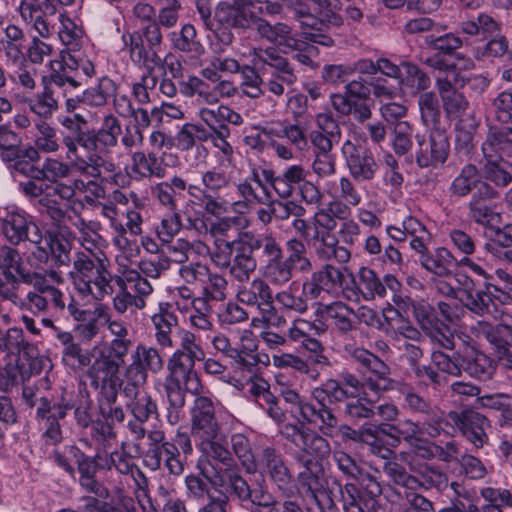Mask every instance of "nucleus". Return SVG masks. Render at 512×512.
Returning a JSON list of instances; mask_svg holds the SVG:
<instances>
[{
	"mask_svg": "<svg viewBox=\"0 0 512 512\" xmlns=\"http://www.w3.org/2000/svg\"><path fill=\"white\" fill-rule=\"evenodd\" d=\"M198 447L202 454L207 458L214 460L225 468H230L236 463L233 454L228 448L227 438L222 435L221 430L215 431L214 434L197 438Z\"/></svg>",
	"mask_w": 512,
	"mask_h": 512,
	"instance_id": "24",
	"label": "nucleus"
},
{
	"mask_svg": "<svg viewBox=\"0 0 512 512\" xmlns=\"http://www.w3.org/2000/svg\"><path fill=\"white\" fill-rule=\"evenodd\" d=\"M185 486L189 498L205 502L217 485L209 476L202 478L201 475L189 474L185 477Z\"/></svg>",
	"mask_w": 512,
	"mask_h": 512,
	"instance_id": "51",
	"label": "nucleus"
},
{
	"mask_svg": "<svg viewBox=\"0 0 512 512\" xmlns=\"http://www.w3.org/2000/svg\"><path fill=\"white\" fill-rule=\"evenodd\" d=\"M127 408L140 423L148 422L151 418H158L159 415L157 403L148 393H143L135 401L127 403Z\"/></svg>",
	"mask_w": 512,
	"mask_h": 512,
	"instance_id": "50",
	"label": "nucleus"
},
{
	"mask_svg": "<svg viewBox=\"0 0 512 512\" xmlns=\"http://www.w3.org/2000/svg\"><path fill=\"white\" fill-rule=\"evenodd\" d=\"M132 359L135 360L147 373L148 371L157 374L164 366L162 357L158 350L153 347L145 345H138L132 354Z\"/></svg>",
	"mask_w": 512,
	"mask_h": 512,
	"instance_id": "52",
	"label": "nucleus"
},
{
	"mask_svg": "<svg viewBox=\"0 0 512 512\" xmlns=\"http://www.w3.org/2000/svg\"><path fill=\"white\" fill-rule=\"evenodd\" d=\"M441 102L446 116L451 120L472 112L468 99L460 91L446 97L444 96Z\"/></svg>",
	"mask_w": 512,
	"mask_h": 512,
	"instance_id": "59",
	"label": "nucleus"
},
{
	"mask_svg": "<svg viewBox=\"0 0 512 512\" xmlns=\"http://www.w3.org/2000/svg\"><path fill=\"white\" fill-rule=\"evenodd\" d=\"M191 409V433L197 439L220 431L213 401L206 396L196 395Z\"/></svg>",
	"mask_w": 512,
	"mask_h": 512,
	"instance_id": "17",
	"label": "nucleus"
},
{
	"mask_svg": "<svg viewBox=\"0 0 512 512\" xmlns=\"http://www.w3.org/2000/svg\"><path fill=\"white\" fill-rule=\"evenodd\" d=\"M202 185L205 187V211L211 215H220L226 211V200L221 194L229 187L230 179L225 172L216 169L202 174Z\"/></svg>",
	"mask_w": 512,
	"mask_h": 512,
	"instance_id": "18",
	"label": "nucleus"
},
{
	"mask_svg": "<svg viewBox=\"0 0 512 512\" xmlns=\"http://www.w3.org/2000/svg\"><path fill=\"white\" fill-rule=\"evenodd\" d=\"M133 165L135 166V170L142 177H163L164 169L158 162V158L154 153H150L146 155L143 152H135L132 156Z\"/></svg>",
	"mask_w": 512,
	"mask_h": 512,
	"instance_id": "57",
	"label": "nucleus"
},
{
	"mask_svg": "<svg viewBox=\"0 0 512 512\" xmlns=\"http://www.w3.org/2000/svg\"><path fill=\"white\" fill-rule=\"evenodd\" d=\"M239 302L256 307L263 318L275 315L274 296L270 284L263 278H255L242 285L237 291Z\"/></svg>",
	"mask_w": 512,
	"mask_h": 512,
	"instance_id": "12",
	"label": "nucleus"
},
{
	"mask_svg": "<svg viewBox=\"0 0 512 512\" xmlns=\"http://www.w3.org/2000/svg\"><path fill=\"white\" fill-rule=\"evenodd\" d=\"M22 19L32 25L42 38L51 34V18L56 15V6L51 0H22L20 3Z\"/></svg>",
	"mask_w": 512,
	"mask_h": 512,
	"instance_id": "15",
	"label": "nucleus"
},
{
	"mask_svg": "<svg viewBox=\"0 0 512 512\" xmlns=\"http://www.w3.org/2000/svg\"><path fill=\"white\" fill-rule=\"evenodd\" d=\"M249 238L253 244L254 252L261 250L264 266H268L269 263L284 257L281 245L274 237L269 235H255L249 232Z\"/></svg>",
	"mask_w": 512,
	"mask_h": 512,
	"instance_id": "45",
	"label": "nucleus"
},
{
	"mask_svg": "<svg viewBox=\"0 0 512 512\" xmlns=\"http://www.w3.org/2000/svg\"><path fill=\"white\" fill-rule=\"evenodd\" d=\"M172 42L173 46L182 52L194 56L204 53V47L196 40V30L191 24H185L179 33H173Z\"/></svg>",
	"mask_w": 512,
	"mask_h": 512,
	"instance_id": "48",
	"label": "nucleus"
},
{
	"mask_svg": "<svg viewBox=\"0 0 512 512\" xmlns=\"http://www.w3.org/2000/svg\"><path fill=\"white\" fill-rule=\"evenodd\" d=\"M151 320L154 325L157 343L162 347H173L171 334L173 328L177 326V316L161 307L160 311L155 313Z\"/></svg>",
	"mask_w": 512,
	"mask_h": 512,
	"instance_id": "40",
	"label": "nucleus"
},
{
	"mask_svg": "<svg viewBox=\"0 0 512 512\" xmlns=\"http://www.w3.org/2000/svg\"><path fill=\"white\" fill-rule=\"evenodd\" d=\"M432 363L443 373L454 377L462 375L463 355L460 353L446 354L442 351H434L431 355Z\"/></svg>",
	"mask_w": 512,
	"mask_h": 512,
	"instance_id": "56",
	"label": "nucleus"
},
{
	"mask_svg": "<svg viewBox=\"0 0 512 512\" xmlns=\"http://www.w3.org/2000/svg\"><path fill=\"white\" fill-rule=\"evenodd\" d=\"M401 67L399 81L403 86L412 89L413 93L427 92L431 86V79L426 72L411 62H402Z\"/></svg>",
	"mask_w": 512,
	"mask_h": 512,
	"instance_id": "41",
	"label": "nucleus"
},
{
	"mask_svg": "<svg viewBox=\"0 0 512 512\" xmlns=\"http://www.w3.org/2000/svg\"><path fill=\"white\" fill-rule=\"evenodd\" d=\"M312 396L318 404L327 403L338 406L349 400L351 393L344 390L336 378H329L312 390Z\"/></svg>",
	"mask_w": 512,
	"mask_h": 512,
	"instance_id": "34",
	"label": "nucleus"
},
{
	"mask_svg": "<svg viewBox=\"0 0 512 512\" xmlns=\"http://www.w3.org/2000/svg\"><path fill=\"white\" fill-rule=\"evenodd\" d=\"M353 480L357 490L372 502L382 494V486L377 476L365 467Z\"/></svg>",
	"mask_w": 512,
	"mask_h": 512,
	"instance_id": "58",
	"label": "nucleus"
},
{
	"mask_svg": "<svg viewBox=\"0 0 512 512\" xmlns=\"http://www.w3.org/2000/svg\"><path fill=\"white\" fill-rule=\"evenodd\" d=\"M224 490L228 501L230 498L237 499L241 503H251L258 489H253L248 481L243 477L239 466L235 464L230 468H225L223 475L220 477V483L217 486Z\"/></svg>",
	"mask_w": 512,
	"mask_h": 512,
	"instance_id": "21",
	"label": "nucleus"
},
{
	"mask_svg": "<svg viewBox=\"0 0 512 512\" xmlns=\"http://www.w3.org/2000/svg\"><path fill=\"white\" fill-rule=\"evenodd\" d=\"M68 132H63V145L67 157L73 159V167L89 177L98 178L102 171L112 172L113 163L105 160L104 155L118 143L122 133L120 121L112 114L103 118L99 129L71 125Z\"/></svg>",
	"mask_w": 512,
	"mask_h": 512,
	"instance_id": "1",
	"label": "nucleus"
},
{
	"mask_svg": "<svg viewBox=\"0 0 512 512\" xmlns=\"http://www.w3.org/2000/svg\"><path fill=\"white\" fill-rule=\"evenodd\" d=\"M358 300L359 295L366 301L385 297L382 280L376 272L368 267H361L355 275H351V286H346Z\"/></svg>",
	"mask_w": 512,
	"mask_h": 512,
	"instance_id": "22",
	"label": "nucleus"
},
{
	"mask_svg": "<svg viewBox=\"0 0 512 512\" xmlns=\"http://www.w3.org/2000/svg\"><path fill=\"white\" fill-rule=\"evenodd\" d=\"M294 272L284 257L263 267L264 277L274 286H284L289 283Z\"/></svg>",
	"mask_w": 512,
	"mask_h": 512,
	"instance_id": "55",
	"label": "nucleus"
},
{
	"mask_svg": "<svg viewBox=\"0 0 512 512\" xmlns=\"http://www.w3.org/2000/svg\"><path fill=\"white\" fill-rule=\"evenodd\" d=\"M424 43L428 48L447 56H452L463 45L462 39L453 33L437 35L435 32L426 35Z\"/></svg>",
	"mask_w": 512,
	"mask_h": 512,
	"instance_id": "46",
	"label": "nucleus"
},
{
	"mask_svg": "<svg viewBox=\"0 0 512 512\" xmlns=\"http://www.w3.org/2000/svg\"><path fill=\"white\" fill-rule=\"evenodd\" d=\"M480 404L500 426L512 422V397L505 394L487 395L480 398Z\"/></svg>",
	"mask_w": 512,
	"mask_h": 512,
	"instance_id": "32",
	"label": "nucleus"
},
{
	"mask_svg": "<svg viewBox=\"0 0 512 512\" xmlns=\"http://www.w3.org/2000/svg\"><path fill=\"white\" fill-rule=\"evenodd\" d=\"M449 417L466 440L476 449H480L488 443L489 437L486 429L489 427V420L486 416L477 411L465 409L460 412H450Z\"/></svg>",
	"mask_w": 512,
	"mask_h": 512,
	"instance_id": "10",
	"label": "nucleus"
},
{
	"mask_svg": "<svg viewBox=\"0 0 512 512\" xmlns=\"http://www.w3.org/2000/svg\"><path fill=\"white\" fill-rule=\"evenodd\" d=\"M340 496L344 512H365L369 503L372 502L360 493L352 482H347L340 487Z\"/></svg>",
	"mask_w": 512,
	"mask_h": 512,
	"instance_id": "49",
	"label": "nucleus"
},
{
	"mask_svg": "<svg viewBox=\"0 0 512 512\" xmlns=\"http://www.w3.org/2000/svg\"><path fill=\"white\" fill-rule=\"evenodd\" d=\"M344 414L353 421L372 419L376 415L375 405L366 397L350 398L345 402Z\"/></svg>",
	"mask_w": 512,
	"mask_h": 512,
	"instance_id": "54",
	"label": "nucleus"
},
{
	"mask_svg": "<svg viewBox=\"0 0 512 512\" xmlns=\"http://www.w3.org/2000/svg\"><path fill=\"white\" fill-rule=\"evenodd\" d=\"M115 92V82L108 77H102L99 79L96 86L90 87L83 91L81 97H78V99L86 105L101 107L107 103L109 98L115 95Z\"/></svg>",
	"mask_w": 512,
	"mask_h": 512,
	"instance_id": "39",
	"label": "nucleus"
},
{
	"mask_svg": "<svg viewBox=\"0 0 512 512\" xmlns=\"http://www.w3.org/2000/svg\"><path fill=\"white\" fill-rule=\"evenodd\" d=\"M489 183L482 180L479 170L475 164H465L459 174L452 180L448 191L451 197L465 198L471 196L480 186H487Z\"/></svg>",
	"mask_w": 512,
	"mask_h": 512,
	"instance_id": "26",
	"label": "nucleus"
},
{
	"mask_svg": "<svg viewBox=\"0 0 512 512\" xmlns=\"http://www.w3.org/2000/svg\"><path fill=\"white\" fill-rule=\"evenodd\" d=\"M197 357L173 353L167 362L168 374L166 379L182 381L188 393L200 395L204 392V386L195 369Z\"/></svg>",
	"mask_w": 512,
	"mask_h": 512,
	"instance_id": "13",
	"label": "nucleus"
},
{
	"mask_svg": "<svg viewBox=\"0 0 512 512\" xmlns=\"http://www.w3.org/2000/svg\"><path fill=\"white\" fill-rule=\"evenodd\" d=\"M43 240L50 252V257L54 259L56 265L67 266L70 263L71 244L66 239L47 232L43 236Z\"/></svg>",
	"mask_w": 512,
	"mask_h": 512,
	"instance_id": "53",
	"label": "nucleus"
},
{
	"mask_svg": "<svg viewBox=\"0 0 512 512\" xmlns=\"http://www.w3.org/2000/svg\"><path fill=\"white\" fill-rule=\"evenodd\" d=\"M282 434L286 440L301 449L298 454L323 460L330 453V444L326 438L304 424H286Z\"/></svg>",
	"mask_w": 512,
	"mask_h": 512,
	"instance_id": "6",
	"label": "nucleus"
},
{
	"mask_svg": "<svg viewBox=\"0 0 512 512\" xmlns=\"http://www.w3.org/2000/svg\"><path fill=\"white\" fill-rule=\"evenodd\" d=\"M233 12L228 2H220L215 8L209 29L225 45L231 44L234 38L231 32Z\"/></svg>",
	"mask_w": 512,
	"mask_h": 512,
	"instance_id": "35",
	"label": "nucleus"
},
{
	"mask_svg": "<svg viewBox=\"0 0 512 512\" xmlns=\"http://www.w3.org/2000/svg\"><path fill=\"white\" fill-rule=\"evenodd\" d=\"M353 314V310L343 303H333L327 309V315L333 320L339 332L343 334L352 330L351 316Z\"/></svg>",
	"mask_w": 512,
	"mask_h": 512,
	"instance_id": "62",
	"label": "nucleus"
},
{
	"mask_svg": "<svg viewBox=\"0 0 512 512\" xmlns=\"http://www.w3.org/2000/svg\"><path fill=\"white\" fill-rule=\"evenodd\" d=\"M485 163L482 168L484 181L496 187L505 188L512 183V173L508 170L504 157L483 156Z\"/></svg>",
	"mask_w": 512,
	"mask_h": 512,
	"instance_id": "36",
	"label": "nucleus"
},
{
	"mask_svg": "<svg viewBox=\"0 0 512 512\" xmlns=\"http://www.w3.org/2000/svg\"><path fill=\"white\" fill-rule=\"evenodd\" d=\"M415 161L420 168H438L445 164L450 153V142L442 129L430 130L428 138L416 135Z\"/></svg>",
	"mask_w": 512,
	"mask_h": 512,
	"instance_id": "5",
	"label": "nucleus"
},
{
	"mask_svg": "<svg viewBox=\"0 0 512 512\" xmlns=\"http://www.w3.org/2000/svg\"><path fill=\"white\" fill-rule=\"evenodd\" d=\"M1 232L7 241L17 246L21 242L41 244L43 235L39 226L19 212H8L1 221Z\"/></svg>",
	"mask_w": 512,
	"mask_h": 512,
	"instance_id": "8",
	"label": "nucleus"
},
{
	"mask_svg": "<svg viewBox=\"0 0 512 512\" xmlns=\"http://www.w3.org/2000/svg\"><path fill=\"white\" fill-rule=\"evenodd\" d=\"M42 91L29 101L30 110L41 118L48 119L59 109V102L71 90L81 86L75 75H68L61 68L50 69L41 78Z\"/></svg>",
	"mask_w": 512,
	"mask_h": 512,
	"instance_id": "4",
	"label": "nucleus"
},
{
	"mask_svg": "<svg viewBox=\"0 0 512 512\" xmlns=\"http://www.w3.org/2000/svg\"><path fill=\"white\" fill-rule=\"evenodd\" d=\"M379 433L391 439L389 444L396 447L403 440L409 444H413L416 436L420 433V427L412 420H399L394 424H381L378 427Z\"/></svg>",
	"mask_w": 512,
	"mask_h": 512,
	"instance_id": "30",
	"label": "nucleus"
},
{
	"mask_svg": "<svg viewBox=\"0 0 512 512\" xmlns=\"http://www.w3.org/2000/svg\"><path fill=\"white\" fill-rule=\"evenodd\" d=\"M383 471L397 485L411 490L419 487L418 477L409 474L406 469L397 462H385Z\"/></svg>",
	"mask_w": 512,
	"mask_h": 512,
	"instance_id": "60",
	"label": "nucleus"
},
{
	"mask_svg": "<svg viewBox=\"0 0 512 512\" xmlns=\"http://www.w3.org/2000/svg\"><path fill=\"white\" fill-rule=\"evenodd\" d=\"M462 301L467 309L479 316L490 313V305L493 304L488 292L475 288L465 295Z\"/></svg>",
	"mask_w": 512,
	"mask_h": 512,
	"instance_id": "61",
	"label": "nucleus"
},
{
	"mask_svg": "<svg viewBox=\"0 0 512 512\" xmlns=\"http://www.w3.org/2000/svg\"><path fill=\"white\" fill-rule=\"evenodd\" d=\"M120 365L112 357L101 354L89 365L87 375L92 380V385L99 386L102 381L118 378Z\"/></svg>",
	"mask_w": 512,
	"mask_h": 512,
	"instance_id": "42",
	"label": "nucleus"
},
{
	"mask_svg": "<svg viewBox=\"0 0 512 512\" xmlns=\"http://www.w3.org/2000/svg\"><path fill=\"white\" fill-rule=\"evenodd\" d=\"M69 276L75 289L84 297L101 301L113 293L111 273L104 261L94 255L78 253Z\"/></svg>",
	"mask_w": 512,
	"mask_h": 512,
	"instance_id": "2",
	"label": "nucleus"
},
{
	"mask_svg": "<svg viewBox=\"0 0 512 512\" xmlns=\"http://www.w3.org/2000/svg\"><path fill=\"white\" fill-rule=\"evenodd\" d=\"M418 262L434 275L448 277L452 275L451 268L456 264V259L448 249L439 247L432 253L418 257Z\"/></svg>",
	"mask_w": 512,
	"mask_h": 512,
	"instance_id": "28",
	"label": "nucleus"
},
{
	"mask_svg": "<svg viewBox=\"0 0 512 512\" xmlns=\"http://www.w3.org/2000/svg\"><path fill=\"white\" fill-rule=\"evenodd\" d=\"M0 269L7 282L12 285H18L22 274L27 272L18 250L7 245L0 246Z\"/></svg>",
	"mask_w": 512,
	"mask_h": 512,
	"instance_id": "29",
	"label": "nucleus"
},
{
	"mask_svg": "<svg viewBox=\"0 0 512 512\" xmlns=\"http://www.w3.org/2000/svg\"><path fill=\"white\" fill-rule=\"evenodd\" d=\"M418 108L423 124L430 130L440 129L441 109L437 95L432 92L420 93Z\"/></svg>",
	"mask_w": 512,
	"mask_h": 512,
	"instance_id": "37",
	"label": "nucleus"
},
{
	"mask_svg": "<svg viewBox=\"0 0 512 512\" xmlns=\"http://www.w3.org/2000/svg\"><path fill=\"white\" fill-rule=\"evenodd\" d=\"M261 463L270 482L286 498L294 496L295 477L284 457L273 447L262 450Z\"/></svg>",
	"mask_w": 512,
	"mask_h": 512,
	"instance_id": "7",
	"label": "nucleus"
},
{
	"mask_svg": "<svg viewBox=\"0 0 512 512\" xmlns=\"http://www.w3.org/2000/svg\"><path fill=\"white\" fill-rule=\"evenodd\" d=\"M349 354L355 362L376 378L391 373V369L387 363L364 348H354Z\"/></svg>",
	"mask_w": 512,
	"mask_h": 512,
	"instance_id": "44",
	"label": "nucleus"
},
{
	"mask_svg": "<svg viewBox=\"0 0 512 512\" xmlns=\"http://www.w3.org/2000/svg\"><path fill=\"white\" fill-rule=\"evenodd\" d=\"M164 390L169 404L168 408V421L171 424H176L179 421V412L183 409L186 403V386L182 381L170 380L165 378Z\"/></svg>",
	"mask_w": 512,
	"mask_h": 512,
	"instance_id": "38",
	"label": "nucleus"
},
{
	"mask_svg": "<svg viewBox=\"0 0 512 512\" xmlns=\"http://www.w3.org/2000/svg\"><path fill=\"white\" fill-rule=\"evenodd\" d=\"M230 442L234 455L245 471L249 474L255 473L257 466L249 439L243 434H234Z\"/></svg>",
	"mask_w": 512,
	"mask_h": 512,
	"instance_id": "47",
	"label": "nucleus"
},
{
	"mask_svg": "<svg viewBox=\"0 0 512 512\" xmlns=\"http://www.w3.org/2000/svg\"><path fill=\"white\" fill-rule=\"evenodd\" d=\"M342 153L351 176L357 181H370L378 170L373 153L363 145L347 140Z\"/></svg>",
	"mask_w": 512,
	"mask_h": 512,
	"instance_id": "9",
	"label": "nucleus"
},
{
	"mask_svg": "<svg viewBox=\"0 0 512 512\" xmlns=\"http://www.w3.org/2000/svg\"><path fill=\"white\" fill-rule=\"evenodd\" d=\"M288 256L284 259L295 272L310 273L312 271V262L307 257V247L303 240L291 238L286 242Z\"/></svg>",
	"mask_w": 512,
	"mask_h": 512,
	"instance_id": "43",
	"label": "nucleus"
},
{
	"mask_svg": "<svg viewBox=\"0 0 512 512\" xmlns=\"http://www.w3.org/2000/svg\"><path fill=\"white\" fill-rule=\"evenodd\" d=\"M52 456L55 463L70 476H74L76 471L69 463L67 456L75 459L80 475L79 479L96 476L97 470L102 469L101 465H104V458L99 453L94 457L88 456L76 445L65 446L63 452L55 450Z\"/></svg>",
	"mask_w": 512,
	"mask_h": 512,
	"instance_id": "11",
	"label": "nucleus"
},
{
	"mask_svg": "<svg viewBox=\"0 0 512 512\" xmlns=\"http://www.w3.org/2000/svg\"><path fill=\"white\" fill-rule=\"evenodd\" d=\"M234 256L231 264L230 274L240 282L248 281L250 275L257 268V260L255 258L253 244L249 238V231L241 232L237 239L234 240Z\"/></svg>",
	"mask_w": 512,
	"mask_h": 512,
	"instance_id": "19",
	"label": "nucleus"
},
{
	"mask_svg": "<svg viewBox=\"0 0 512 512\" xmlns=\"http://www.w3.org/2000/svg\"><path fill=\"white\" fill-rule=\"evenodd\" d=\"M463 372L482 381L489 380L495 372L494 361L480 351H471L463 355Z\"/></svg>",
	"mask_w": 512,
	"mask_h": 512,
	"instance_id": "31",
	"label": "nucleus"
},
{
	"mask_svg": "<svg viewBox=\"0 0 512 512\" xmlns=\"http://www.w3.org/2000/svg\"><path fill=\"white\" fill-rule=\"evenodd\" d=\"M281 503L276 496H274L265 487L259 488L255 492V497L250 503V512H279Z\"/></svg>",
	"mask_w": 512,
	"mask_h": 512,
	"instance_id": "63",
	"label": "nucleus"
},
{
	"mask_svg": "<svg viewBox=\"0 0 512 512\" xmlns=\"http://www.w3.org/2000/svg\"><path fill=\"white\" fill-rule=\"evenodd\" d=\"M0 351L9 356L34 358L37 348L33 343L25 339L21 328L12 327L7 330L0 328Z\"/></svg>",
	"mask_w": 512,
	"mask_h": 512,
	"instance_id": "25",
	"label": "nucleus"
},
{
	"mask_svg": "<svg viewBox=\"0 0 512 512\" xmlns=\"http://www.w3.org/2000/svg\"><path fill=\"white\" fill-rule=\"evenodd\" d=\"M345 91L355 102H366L371 94L380 100H390L395 96L394 87L384 77L358 76L346 83Z\"/></svg>",
	"mask_w": 512,
	"mask_h": 512,
	"instance_id": "14",
	"label": "nucleus"
},
{
	"mask_svg": "<svg viewBox=\"0 0 512 512\" xmlns=\"http://www.w3.org/2000/svg\"><path fill=\"white\" fill-rule=\"evenodd\" d=\"M510 126L491 125L481 145L483 156L509 157L512 159V123Z\"/></svg>",
	"mask_w": 512,
	"mask_h": 512,
	"instance_id": "23",
	"label": "nucleus"
},
{
	"mask_svg": "<svg viewBox=\"0 0 512 512\" xmlns=\"http://www.w3.org/2000/svg\"><path fill=\"white\" fill-rule=\"evenodd\" d=\"M318 405V408L311 404L301 406V414L310 422L313 421L310 417L315 416L321 422L319 426L320 435L332 437L338 427V419L333 413V405L327 403Z\"/></svg>",
	"mask_w": 512,
	"mask_h": 512,
	"instance_id": "33",
	"label": "nucleus"
},
{
	"mask_svg": "<svg viewBox=\"0 0 512 512\" xmlns=\"http://www.w3.org/2000/svg\"><path fill=\"white\" fill-rule=\"evenodd\" d=\"M495 120L507 125L512 123V92L502 91L492 101Z\"/></svg>",
	"mask_w": 512,
	"mask_h": 512,
	"instance_id": "64",
	"label": "nucleus"
},
{
	"mask_svg": "<svg viewBox=\"0 0 512 512\" xmlns=\"http://www.w3.org/2000/svg\"><path fill=\"white\" fill-rule=\"evenodd\" d=\"M295 460L302 466L294 482V495L314 503L320 512H326L334 502L325 488V470L320 459L296 454Z\"/></svg>",
	"mask_w": 512,
	"mask_h": 512,
	"instance_id": "3",
	"label": "nucleus"
},
{
	"mask_svg": "<svg viewBox=\"0 0 512 512\" xmlns=\"http://www.w3.org/2000/svg\"><path fill=\"white\" fill-rule=\"evenodd\" d=\"M411 313L421 329L429 336L440 341V337L443 338L441 345L452 350L454 343L451 339L446 337L443 333V328L446 325L438 319L435 315L434 308L424 301H412L411 302Z\"/></svg>",
	"mask_w": 512,
	"mask_h": 512,
	"instance_id": "20",
	"label": "nucleus"
},
{
	"mask_svg": "<svg viewBox=\"0 0 512 512\" xmlns=\"http://www.w3.org/2000/svg\"><path fill=\"white\" fill-rule=\"evenodd\" d=\"M125 44L129 47L131 60L139 65L143 66L149 74H151L156 66L161 64V58L158 55V51H153L149 47H145L144 39L141 34L133 33L126 36L123 35Z\"/></svg>",
	"mask_w": 512,
	"mask_h": 512,
	"instance_id": "27",
	"label": "nucleus"
},
{
	"mask_svg": "<svg viewBox=\"0 0 512 512\" xmlns=\"http://www.w3.org/2000/svg\"><path fill=\"white\" fill-rule=\"evenodd\" d=\"M498 197L499 192L491 184L481 185L479 190L473 192L467 203L468 218L478 225L491 226L497 214L490 202Z\"/></svg>",
	"mask_w": 512,
	"mask_h": 512,
	"instance_id": "16",
	"label": "nucleus"
}]
</instances>
